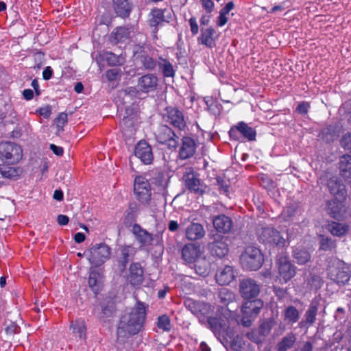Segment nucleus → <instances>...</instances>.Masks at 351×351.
<instances>
[{
  "label": "nucleus",
  "instance_id": "1",
  "mask_svg": "<svg viewBox=\"0 0 351 351\" xmlns=\"http://www.w3.org/2000/svg\"><path fill=\"white\" fill-rule=\"evenodd\" d=\"M145 318V307L143 303L137 302L130 312L125 313L121 318L117 328L119 337L138 333L143 327Z\"/></svg>",
  "mask_w": 351,
  "mask_h": 351
},
{
  "label": "nucleus",
  "instance_id": "2",
  "mask_svg": "<svg viewBox=\"0 0 351 351\" xmlns=\"http://www.w3.org/2000/svg\"><path fill=\"white\" fill-rule=\"evenodd\" d=\"M263 254L261 250L255 246H248L241 255L242 267L249 270H257L262 265Z\"/></svg>",
  "mask_w": 351,
  "mask_h": 351
},
{
  "label": "nucleus",
  "instance_id": "3",
  "mask_svg": "<svg viewBox=\"0 0 351 351\" xmlns=\"http://www.w3.org/2000/svg\"><path fill=\"white\" fill-rule=\"evenodd\" d=\"M330 278L337 284L344 285L350 278L349 267L343 262L335 261L328 269Z\"/></svg>",
  "mask_w": 351,
  "mask_h": 351
},
{
  "label": "nucleus",
  "instance_id": "4",
  "mask_svg": "<svg viewBox=\"0 0 351 351\" xmlns=\"http://www.w3.org/2000/svg\"><path fill=\"white\" fill-rule=\"evenodd\" d=\"M85 254L92 265L99 266L110 258V248L106 244L101 243L92 246Z\"/></svg>",
  "mask_w": 351,
  "mask_h": 351
},
{
  "label": "nucleus",
  "instance_id": "5",
  "mask_svg": "<svg viewBox=\"0 0 351 351\" xmlns=\"http://www.w3.org/2000/svg\"><path fill=\"white\" fill-rule=\"evenodd\" d=\"M0 158L8 164L17 163L22 158V149L14 143H3L0 145Z\"/></svg>",
  "mask_w": 351,
  "mask_h": 351
},
{
  "label": "nucleus",
  "instance_id": "6",
  "mask_svg": "<svg viewBox=\"0 0 351 351\" xmlns=\"http://www.w3.org/2000/svg\"><path fill=\"white\" fill-rule=\"evenodd\" d=\"M134 189L138 201L143 204H148L151 199V187L147 180L144 177L137 176L134 180Z\"/></svg>",
  "mask_w": 351,
  "mask_h": 351
},
{
  "label": "nucleus",
  "instance_id": "7",
  "mask_svg": "<svg viewBox=\"0 0 351 351\" xmlns=\"http://www.w3.org/2000/svg\"><path fill=\"white\" fill-rule=\"evenodd\" d=\"M263 307V302L260 300H248L245 302L241 307V311L243 314V324L245 326L250 325L251 319L256 317Z\"/></svg>",
  "mask_w": 351,
  "mask_h": 351
},
{
  "label": "nucleus",
  "instance_id": "8",
  "mask_svg": "<svg viewBox=\"0 0 351 351\" xmlns=\"http://www.w3.org/2000/svg\"><path fill=\"white\" fill-rule=\"evenodd\" d=\"M342 199H333L326 202V211L331 217L341 219L345 217L347 208Z\"/></svg>",
  "mask_w": 351,
  "mask_h": 351
},
{
  "label": "nucleus",
  "instance_id": "9",
  "mask_svg": "<svg viewBox=\"0 0 351 351\" xmlns=\"http://www.w3.org/2000/svg\"><path fill=\"white\" fill-rule=\"evenodd\" d=\"M278 265L279 274L285 282L295 276V267L291 263L287 254H282L279 256Z\"/></svg>",
  "mask_w": 351,
  "mask_h": 351
},
{
  "label": "nucleus",
  "instance_id": "10",
  "mask_svg": "<svg viewBox=\"0 0 351 351\" xmlns=\"http://www.w3.org/2000/svg\"><path fill=\"white\" fill-rule=\"evenodd\" d=\"M182 180L190 191L195 193L203 192L200 180L197 177V175L191 167L184 169Z\"/></svg>",
  "mask_w": 351,
  "mask_h": 351
},
{
  "label": "nucleus",
  "instance_id": "11",
  "mask_svg": "<svg viewBox=\"0 0 351 351\" xmlns=\"http://www.w3.org/2000/svg\"><path fill=\"white\" fill-rule=\"evenodd\" d=\"M240 293L245 300H251L258 296L261 291L260 286L252 279H244L240 282Z\"/></svg>",
  "mask_w": 351,
  "mask_h": 351
},
{
  "label": "nucleus",
  "instance_id": "12",
  "mask_svg": "<svg viewBox=\"0 0 351 351\" xmlns=\"http://www.w3.org/2000/svg\"><path fill=\"white\" fill-rule=\"evenodd\" d=\"M164 119L166 122L179 130H183L186 126L183 114L177 108L172 107L167 108Z\"/></svg>",
  "mask_w": 351,
  "mask_h": 351
},
{
  "label": "nucleus",
  "instance_id": "13",
  "mask_svg": "<svg viewBox=\"0 0 351 351\" xmlns=\"http://www.w3.org/2000/svg\"><path fill=\"white\" fill-rule=\"evenodd\" d=\"M156 138L160 143L166 144L170 147H176L178 144L176 140L178 136L169 127L166 125L160 128Z\"/></svg>",
  "mask_w": 351,
  "mask_h": 351
},
{
  "label": "nucleus",
  "instance_id": "14",
  "mask_svg": "<svg viewBox=\"0 0 351 351\" xmlns=\"http://www.w3.org/2000/svg\"><path fill=\"white\" fill-rule=\"evenodd\" d=\"M134 154L145 165L150 164L154 159L152 147L145 141H141L136 145Z\"/></svg>",
  "mask_w": 351,
  "mask_h": 351
},
{
  "label": "nucleus",
  "instance_id": "15",
  "mask_svg": "<svg viewBox=\"0 0 351 351\" xmlns=\"http://www.w3.org/2000/svg\"><path fill=\"white\" fill-rule=\"evenodd\" d=\"M158 78L154 74H146L141 76L137 84L138 90L148 93L156 90L158 86Z\"/></svg>",
  "mask_w": 351,
  "mask_h": 351
},
{
  "label": "nucleus",
  "instance_id": "16",
  "mask_svg": "<svg viewBox=\"0 0 351 351\" xmlns=\"http://www.w3.org/2000/svg\"><path fill=\"white\" fill-rule=\"evenodd\" d=\"M237 132H239L243 137L248 141L255 140L256 135L254 129L243 121H241L238 123L237 125L233 126L230 129L229 134L232 138H237Z\"/></svg>",
  "mask_w": 351,
  "mask_h": 351
},
{
  "label": "nucleus",
  "instance_id": "17",
  "mask_svg": "<svg viewBox=\"0 0 351 351\" xmlns=\"http://www.w3.org/2000/svg\"><path fill=\"white\" fill-rule=\"evenodd\" d=\"M328 187L335 198L346 199L347 195L346 186L338 177L330 178L328 181Z\"/></svg>",
  "mask_w": 351,
  "mask_h": 351
},
{
  "label": "nucleus",
  "instance_id": "18",
  "mask_svg": "<svg viewBox=\"0 0 351 351\" xmlns=\"http://www.w3.org/2000/svg\"><path fill=\"white\" fill-rule=\"evenodd\" d=\"M217 38L216 31L213 27L202 28L197 42L211 49L215 47Z\"/></svg>",
  "mask_w": 351,
  "mask_h": 351
},
{
  "label": "nucleus",
  "instance_id": "19",
  "mask_svg": "<svg viewBox=\"0 0 351 351\" xmlns=\"http://www.w3.org/2000/svg\"><path fill=\"white\" fill-rule=\"evenodd\" d=\"M127 279L132 286H139L142 284L144 279L143 269L140 263L130 265Z\"/></svg>",
  "mask_w": 351,
  "mask_h": 351
},
{
  "label": "nucleus",
  "instance_id": "20",
  "mask_svg": "<svg viewBox=\"0 0 351 351\" xmlns=\"http://www.w3.org/2000/svg\"><path fill=\"white\" fill-rule=\"evenodd\" d=\"M196 150L195 141L189 136L183 137L180 147L179 156L182 159H186L193 156Z\"/></svg>",
  "mask_w": 351,
  "mask_h": 351
},
{
  "label": "nucleus",
  "instance_id": "21",
  "mask_svg": "<svg viewBox=\"0 0 351 351\" xmlns=\"http://www.w3.org/2000/svg\"><path fill=\"white\" fill-rule=\"evenodd\" d=\"M183 258L189 263H195L200 258L202 254L200 247L195 244L186 245L182 251Z\"/></svg>",
  "mask_w": 351,
  "mask_h": 351
},
{
  "label": "nucleus",
  "instance_id": "22",
  "mask_svg": "<svg viewBox=\"0 0 351 351\" xmlns=\"http://www.w3.org/2000/svg\"><path fill=\"white\" fill-rule=\"evenodd\" d=\"M318 311V302L313 300L307 311H306L303 319L299 323L300 327H308L313 325L315 320Z\"/></svg>",
  "mask_w": 351,
  "mask_h": 351
},
{
  "label": "nucleus",
  "instance_id": "23",
  "mask_svg": "<svg viewBox=\"0 0 351 351\" xmlns=\"http://www.w3.org/2000/svg\"><path fill=\"white\" fill-rule=\"evenodd\" d=\"M216 281L221 285L230 284L234 278L233 269L231 266L226 265L219 269L215 275Z\"/></svg>",
  "mask_w": 351,
  "mask_h": 351
},
{
  "label": "nucleus",
  "instance_id": "24",
  "mask_svg": "<svg viewBox=\"0 0 351 351\" xmlns=\"http://www.w3.org/2000/svg\"><path fill=\"white\" fill-rule=\"evenodd\" d=\"M265 234L267 236V242L273 243L277 247H282L286 244V239L276 230L273 228L265 229Z\"/></svg>",
  "mask_w": 351,
  "mask_h": 351
},
{
  "label": "nucleus",
  "instance_id": "25",
  "mask_svg": "<svg viewBox=\"0 0 351 351\" xmlns=\"http://www.w3.org/2000/svg\"><path fill=\"white\" fill-rule=\"evenodd\" d=\"M205 234L203 226L198 223H193L186 230V235L189 240L195 241L200 239Z\"/></svg>",
  "mask_w": 351,
  "mask_h": 351
},
{
  "label": "nucleus",
  "instance_id": "26",
  "mask_svg": "<svg viewBox=\"0 0 351 351\" xmlns=\"http://www.w3.org/2000/svg\"><path fill=\"white\" fill-rule=\"evenodd\" d=\"M223 239L221 237L209 245L212 254L220 258L225 256L228 252V245Z\"/></svg>",
  "mask_w": 351,
  "mask_h": 351
},
{
  "label": "nucleus",
  "instance_id": "27",
  "mask_svg": "<svg viewBox=\"0 0 351 351\" xmlns=\"http://www.w3.org/2000/svg\"><path fill=\"white\" fill-rule=\"evenodd\" d=\"M132 232L136 239L142 245L147 246L151 244L153 240L152 234L142 229L140 226L136 224L134 225L132 227Z\"/></svg>",
  "mask_w": 351,
  "mask_h": 351
},
{
  "label": "nucleus",
  "instance_id": "28",
  "mask_svg": "<svg viewBox=\"0 0 351 351\" xmlns=\"http://www.w3.org/2000/svg\"><path fill=\"white\" fill-rule=\"evenodd\" d=\"M213 226L220 232H228L232 228L230 219L225 215H219L213 219Z\"/></svg>",
  "mask_w": 351,
  "mask_h": 351
},
{
  "label": "nucleus",
  "instance_id": "29",
  "mask_svg": "<svg viewBox=\"0 0 351 351\" xmlns=\"http://www.w3.org/2000/svg\"><path fill=\"white\" fill-rule=\"evenodd\" d=\"M339 169L341 175L347 180H351V156L345 154L340 158Z\"/></svg>",
  "mask_w": 351,
  "mask_h": 351
},
{
  "label": "nucleus",
  "instance_id": "30",
  "mask_svg": "<svg viewBox=\"0 0 351 351\" xmlns=\"http://www.w3.org/2000/svg\"><path fill=\"white\" fill-rule=\"evenodd\" d=\"M113 7L116 13L121 17L128 16L131 11L129 0H113Z\"/></svg>",
  "mask_w": 351,
  "mask_h": 351
},
{
  "label": "nucleus",
  "instance_id": "31",
  "mask_svg": "<svg viewBox=\"0 0 351 351\" xmlns=\"http://www.w3.org/2000/svg\"><path fill=\"white\" fill-rule=\"evenodd\" d=\"M210 262L204 257L197 259L195 263V270L199 276H208L210 271Z\"/></svg>",
  "mask_w": 351,
  "mask_h": 351
},
{
  "label": "nucleus",
  "instance_id": "32",
  "mask_svg": "<svg viewBox=\"0 0 351 351\" xmlns=\"http://www.w3.org/2000/svg\"><path fill=\"white\" fill-rule=\"evenodd\" d=\"M296 336L293 332L287 334L282 340L278 343V351H287L288 349L293 347L296 341Z\"/></svg>",
  "mask_w": 351,
  "mask_h": 351
},
{
  "label": "nucleus",
  "instance_id": "33",
  "mask_svg": "<svg viewBox=\"0 0 351 351\" xmlns=\"http://www.w3.org/2000/svg\"><path fill=\"white\" fill-rule=\"evenodd\" d=\"M101 279V275L99 272L95 271L90 272L88 279V285L93 291L95 293H97L100 289Z\"/></svg>",
  "mask_w": 351,
  "mask_h": 351
},
{
  "label": "nucleus",
  "instance_id": "34",
  "mask_svg": "<svg viewBox=\"0 0 351 351\" xmlns=\"http://www.w3.org/2000/svg\"><path fill=\"white\" fill-rule=\"evenodd\" d=\"M328 230L332 234L341 237L348 231V226L346 224L332 221L328 224Z\"/></svg>",
  "mask_w": 351,
  "mask_h": 351
},
{
  "label": "nucleus",
  "instance_id": "35",
  "mask_svg": "<svg viewBox=\"0 0 351 351\" xmlns=\"http://www.w3.org/2000/svg\"><path fill=\"white\" fill-rule=\"evenodd\" d=\"M71 329L73 330V332L78 335L80 339L86 338V325L85 322L82 319H77L75 322H72L71 324Z\"/></svg>",
  "mask_w": 351,
  "mask_h": 351
},
{
  "label": "nucleus",
  "instance_id": "36",
  "mask_svg": "<svg viewBox=\"0 0 351 351\" xmlns=\"http://www.w3.org/2000/svg\"><path fill=\"white\" fill-rule=\"evenodd\" d=\"M293 256L299 265H304L311 259L309 252L303 249H295L293 251Z\"/></svg>",
  "mask_w": 351,
  "mask_h": 351
},
{
  "label": "nucleus",
  "instance_id": "37",
  "mask_svg": "<svg viewBox=\"0 0 351 351\" xmlns=\"http://www.w3.org/2000/svg\"><path fill=\"white\" fill-rule=\"evenodd\" d=\"M132 33L131 27H120L116 29L114 32V39L117 42H123L128 39Z\"/></svg>",
  "mask_w": 351,
  "mask_h": 351
},
{
  "label": "nucleus",
  "instance_id": "38",
  "mask_svg": "<svg viewBox=\"0 0 351 351\" xmlns=\"http://www.w3.org/2000/svg\"><path fill=\"white\" fill-rule=\"evenodd\" d=\"M285 319L289 322L295 323L300 318V313L298 309L293 306H289L285 311Z\"/></svg>",
  "mask_w": 351,
  "mask_h": 351
},
{
  "label": "nucleus",
  "instance_id": "39",
  "mask_svg": "<svg viewBox=\"0 0 351 351\" xmlns=\"http://www.w3.org/2000/svg\"><path fill=\"white\" fill-rule=\"evenodd\" d=\"M21 172L20 169L13 167L5 166L0 168V173L2 176L10 179L16 178L20 175Z\"/></svg>",
  "mask_w": 351,
  "mask_h": 351
},
{
  "label": "nucleus",
  "instance_id": "40",
  "mask_svg": "<svg viewBox=\"0 0 351 351\" xmlns=\"http://www.w3.org/2000/svg\"><path fill=\"white\" fill-rule=\"evenodd\" d=\"M337 136L334 128L331 126L326 128L322 131V138L326 142L334 141Z\"/></svg>",
  "mask_w": 351,
  "mask_h": 351
},
{
  "label": "nucleus",
  "instance_id": "41",
  "mask_svg": "<svg viewBox=\"0 0 351 351\" xmlns=\"http://www.w3.org/2000/svg\"><path fill=\"white\" fill-rule=\"evenodd\" d=\"M152 19L150 24L152 26H156L164 21V13L160 9H156L152 12Z\"/></svg>",
  "mask_w": 351,
  "mask_h": 351
},
{
  "label": "nucleus",
  "instance_id": "42",
  "mask_svg": "<svg viewBox=\"0 0 351 351\" xmlns=\"http://www.w3.org/2000/svg\"><path fill=\"white\" fill-rule=\"evenodd\" d=\"M157 326L164 331H169L171 328L169 317L166 315L160 316L158 319Z\"/></svg>",
  "mask_w": 351,
  "mask_h": 351
},
{
  "label": "nucleus",
  "instance_id": "43",
  "mask_svg": "<svg viewBox=\"0 0 351 351\" xmlns=\"http://www.w3.org/2000/svg\"><path fill=\"white\" fill-rule=\"evenodd\" d=\"M341 146L346 150L351 152V134L346 133L340 141Z\"/></svg>",
  "mask_w": 351,
  "mask_h": 351
},
{
  "label": "nucleus",
  "instance_id": "44",
  "mask_svg": "<svg viewBox=\"0 0 351 351\" xmlns=\"http://www.w3.org/2000/svg\"><path fill=\"white\" fill-rule=\"evenodd\" d=\"M106 59L110 65H117L121 64L123 62V58L120 56H117L115 54L112 53H109L107 54Z\"/></svg>",
  "mask_w": 351,
  "mask_h": 351
},
{
  "label": "nucleus",
  "instance_id": "45",
  "mask_svg": "<svg viewBox=\"0 0 351 351\" xmlns=\"http://www.w3.org/2000/svg\"><path fill=\"white\" fill-rule=\"evenodd\" d=\"M334 247V243L332 240L324 236H321L320 239V248L324 250H330Z\"/></svg>",
  "mask_w": 351,
  "mask_h": 351
},
{
  "label": "nucleus",
  "instance_id": "46",
  "mask_svg": "<svg viewBox=\"0 0 351 351\" xmlns=\"http://www.w3.org/2000/svg\"><path fill=\"white\" fill-rule=\"evenodd\" d=\"M308 282L311 286L312 288L315 289H318L319 288L321 287L322 279L319 276L311 275L308 280Z\"/></svg>",
  "mask_w": 351,
  "mask_h": 351
},
{
  "label": "nucleus",
  "instance_id": "47",
  "mask_svg": "<svg viewBox=\"0 0 351 351\" xmlns=\"http://www.w3.org/2000/svg\"><path fill=\"white\" fill-rule=\"evenodd\" d=\"M162 73L165 77H173L174 75V70L171 63L165 62L162 65Z\"/></svg>",
  "mask_w": 351,
  "mask_h": 351
},
{
  "label": "nucleus",
  "instance_id": "48",
  "mask_svg": "<svg viewBox=\"0 0 351 351\" xmlns=\"http://www.w3.org/2000/svg\"><path fill=\"white\" fill-rule=\"evenodd\" d=\"M56 125L58 128H62L67 122V114L64 112L60 113L56 119Z\"/></svg>",
  "mask_w": 351,
  "mask_h": 351
},
{
  "label": "nucleus",
  "instance_id": "49",
  "mask_svg": "<svg viewBox=\"0 0 351 351\" xmlns=\"http://www.w3.org/2000/svg\"><path fill=\"white\" fill-rule=\"evenodd\" d=\"M202 7L207 13L210 14L214 9V3L212 0H201Z\"/></svg>",
  "mask_w": 351,
  "mask_h": 351
},
{
  "label": "nucleus",
  "instance_id": "50",
  "mask_svg": "<svg viewBox=\"0 0 351 351\" xmlns=\"http://www.w3.org/2000/svg\"><path fill=\"white\" fill-rule=\"evenodd\" d=\"M119 75V71L117 69H112L107 71L106 75L108 81H114Z\"/></svg>",
  "mask_w": 351,
  "mask_h": 351
},
{
  "label": "nucleus",
  "instance_id": "51",
  "mask_svg": "<svg viewBox=\"0 0 351 351\" xmlns=\"http://www.w3.org/2000/svg\"><path fill=\"white\" fill-rule=\"evenodd\" d=\"M208 322L213 328V330H218L222 328V324L215 317H210L208 319Z\"/></svg>",
  "mask_w": 351,
  "mask_h": 351
},
{
  "label": "nucleus",
  "instance_id": "52",
  "mask_svg": "<svg viewBox=\"0 0 351 351\" xmlns=\"http://www.w3.org/2000/svg\"><path fill=\"white\" fill-rule=\"evenodd\" d=\"M189 25L192 34L196 35L198 33L199 27L195 17L193 16L189 19Z\"/></svg>",
  "mask_w": 351,
  "mask_h": 351
},
{
  "label": "nucleus",
  "instance_id": "53",
  "mask_svg": "<svg viewBox=\"0 0 351 351\" xmlns=\"http://www.w3.org/2000/svg\"><path fill=\"white\" fill-rule=\"evenodd\" d=\"M143 63L144 66L148 69H152L156 66L155 60L151 57H145Z\"/></svg>",
  "mask_w": 351,
  "mask_h": 351
},
{
  "label": "nucleus",
  "instance_id": "54",
  "mask_svg": "<svg viewBox=\"0 0 351 351\" xmlns=\"http://www.w3.org/2000/svg\"><path fill=\"white\" fill-rule=\"evenodd\" d=\"M131 253V248L130 247H124L121 250V254L123 258V265L125 266L126 263L128 262V257L130 256Z\"/></svg>",
  "mask_w": 351,
  "mask_h": 351
},
{
  "label": "nucleus",
  "instance_id": "55",
  "mask_svg": "<svg viewBox=\"0 0 351 351\" xmlns=\"http://www.w3.org/2000/svg\"><path fill=\"white\" fill-rule=\"evenodd\" d=\"M309 105L308 103L302 102L300 103L297 107V112L302 114H306L308 112Z\"/></svg>",
  "mask_w": 351,
  "mask_h": 351
},
{
  "label": "nucleus",
  "instance_id": "56",
  "mask_svg": "<svg viewBox=\"0 0 351 351\" xmlns=\"http://www.w3.org/2000/svg\"><path fill=\"white\" fill-rule=\"evenodd\" d=\"M228 19L226 16V14H223V13L219 12V16L218 17V20L217 24L219 27H222L226 24Z\"/></svg>",
  "mask_w": 351,
  "mask_h": 351
},
{
  "label": "nucleus",
  "instance_id": "57",
  "mask_svg": "<svg viewBox=\"0 0 351 351\" xmlns=\"http://www.w3.org/2000/svg\"><path fill=\"white\" fill-rule=\"evenodd\" d=\"M53 74V71L50 66H47L43 72V77L45 80H49Z\"/></svg>",
  "mask_w": 351,
  "mask_h": 351
},
{
  "label": "nucleus",
  "instance_id": "58",
  "mask_svg": "<svg viewBox=\"0 0 351 351\" xmlns=\"http://www.w3.org/2000/svg\"><path fill=\"white\" fill-rule=\"evenodd\" d=\"M50 148L53 151V152L57 156H62L63 154V148L61 147L56 146L54 144H51Z\"/></svg>",
  "mask_w": 351,
  "mask_h": 351
},
{
  "label": "nucleus",
  "instance_id": "59",
  "mask_svg": "<svg viewBox=\"0 0 351 351\" xmlns=\"http://www.w3.org/2000/svg\"><path fill=\"white\" fill-rule=\"evenodd\" d=\"M57 220L58 223L61 226L66 225L69 221V217L66 215H59L58 216Z\"/></svg>",
  "mask_w": 351,
  "mask_h": 351
},
{
  "label": "nucleus",
  "instance_id": "60",
  "mask_svg": "<svg viewBox=\"0 0 351 351\" xmlns=\"http://www.w3.org/2000/svg\"><path fill=\"white\" fill-rule=\"evenodd\" d=\"M233 8L234 3L233 2L230 1L228 3L223 9L221 10L220 12L227 15L229 13V12L233 9Z\"/></svg>",
  "mask_w": 351,
  "mask_h": 351
},
{
  "label": "nucleus",
  "instance_id": "61",
  "mask_svg": "<svg viewBox=\"0 0 351 351\" xmlns=\"http://www.w3.org/2000/svg\"><path fill=\"white\" fill-rule=\"evenodd\" d=\"M210 19V14L206 12V14H203L200 19V23L202 25H207L209 23Z\"/></svg>",
  "mask_w": 351,
  "mask_h": 351
},
{
  "label": "nucleus",
  "instance_id": "62",
  "mask_svg": "<svg viewBox=\"0 0 351 351\" xmlns=\"http://www.w3.org/2000/svg\"><path fill=\"white\" fill-rule=\"evenodd\" d=\"M40 114L44 117L48 118L51 114V109L48 106L42 108L40 109Z\"/></svg>",
  "mask_w": 351,
  "mask_h": 351
},
{
  "label": "nucleus",
  "instance_id": "63",
  "mask_svg": "<svg viewBox=\"0 0 351 351\" xmlns=\"http://www.w3.org/2000/svg\"><path fill=\"white\" fill-rule=\"evenodd\" d=\"M23 95L25 99L30 100L34 96L33 90L31 89H25L23 92Z\"/></svg>",
  "mask_w": 351,
  "mask_h": 351
},
{
  "label": "nucleus",
  "instance_id": "64",
  "mask_svg": "<svg viewBox=\"0 0 351 351\" xmlns=\"http://www.w3.org/2000/svg\"><path fill=\"white\" fill-rule=\"evenodd\" d=\"M85 235L84 233L77 232L74 237L75 241L77 243H82L85 240Z\"/></svg>",
  "mask_w": 351,
  "mask_h": 351
}]
</instances>
